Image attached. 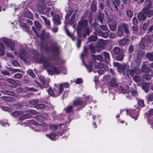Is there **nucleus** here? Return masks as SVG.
Returning <instances> with one entry per match:
<instances>
[{
  "label": "nucleus",
  "mask_w": 153,
  "mask_h": 153,
  "mask_svg": "<svg viewBox=\"0 0 153 153\" xmlns=\"http://www.w3.org/2000/svg\"><path fill=\"white\" fill-rule=\"evenodd\" d=\"M31 53L34 55L33 56V61L38 63L43 64L45 68H48L47 71L49 74H59L60 73L62 68L56 67L53 64L51 63L48 60L44 57H42L39 58V54L36 51H33Z\"/></svg>",
  "instance_id": "obj_1"
},
{
  "label": "nucleus",
  "mask_w": 153,
  "mask_h": 153,
  "mask_svg": "<svg viewBox=\"0 0 153 153\" xmlns=\"http://www.w3.org/2000/svg\"><path fill=\"white\" fill-rule=\"evenodd\" d=\"M45 1L43 0H40L39 4H37L36 7L39 12L42 14L46 15L50 11V7H46Z\"/></svg>",
  "instance_id": "obj_2"
},
{
  "label": "nucleus",
  "mask_w": 153,
  "mask_h": 153,
  "mask_svg": "<svg viewBox=\"0 0 153 153\" xmlns=\"http://www.w3.org/2000/svg\"><path fill=\"white\" fill-rule=\"evenodd\" d=\"M87 52L86 48L84 47L83 51L81 53V57L82 61V62L85 66L87 68L88 72H90L92 70V68L93 66V64L91 61L87 62L86 63H85L84 61L83 57L87 55Z\"/></svg>",
  "instance_id": "obj_3"
},
{
  "label": "nucleus",
  "mask_w": 153,
  "mask_h": 153,
  "mask_svg": "<svg viewBox=\"0 0 153 153\" xmlns=\"http://www.w3.org/2000/svg\"><path fill=\"white\" fill-rule=\"evenodd\" d=\"M14 54L15 55L18 54L19 57L26 62H27L26 59L29 57L28 54L26 53L23 47H21L18 51H15Z\"/></svg>",
  "instance_id": "obj_4"
},
{
  "label": "nucleus",
  "mask_w": 153,
  "mask_h": 153,
  "mask_svg": "<svg viewBox=\"0 0 153 153\" xmlns=\"http://www.w3.org/2000/svg\"><path fill=\"white\" fill-rule=\"evenodd\" d=\"M1 39L7 48H10L12 51L14 50L15 43L13 40L7 39L6 37H3Z\"/></svg>",
  "instance_id": "obj_5"
},
{
  "label": "nucleus",
  "mask_w": 153,
  "mask_h": 153,
  "mask_svg": "<svg viewBox=\"0 0 153 153\" xmlns=\"http://www.w3.org/2000/svg\"><path fill=\"white\" fill-rule=\"evenodd\" d=\"M82 103L81 100L80 99H77L76 100L74 101L73 105H68L67 107L65 108L64 109L66 112L69 113H71L72 111L73 106L79 105H82Z\"/></svg>",
  "instance_id": "obj_6"
},
{
  "label": "nucleus",
  "mask_w": 153,
  "mask_h": 153,
  "mask_svg": "<svg viewBox=\"0 0 153 153\" xmlns=\"http://www.w3.org/2000/svg\"><path fill=\"white\" fill-rule=\"evenodd\" d=\"M96 25H97V24H96ZM94 29L95 31L94 32V33L95 35L98 34L99 36L104 38H106L109 35L108 33L110 32V30H108L107 32L103 33L101 30L97 29L96 27V24L94 25Z\"/></svg>",
  "instance_id": "obj_7"
},
{
  "label": "nucleus",
  "mask_w": 153,
  "mask_h": 153,
  "mask_svg": "<svg viewBox=\"0 0 153 153\" xmlns=\"http://www.w3.org/2000/svg\"><path fill=\"white\" fill-rule=\"evenodd\" d=\"M72 13H73V14L70 19V21L68 23V24H70L71 25L74 23V19L76 16V14L77 13L76 11H73V10L71 9V10H69L68 13L66 14L65 16V18L66 19H68Z\"/></svg>",
  "instance_id": "obj_8"
},
{
  "label": "nucleus",
  "mask_w": 153,
  "mask_h": 153,
  "mask_svg": "<svg viewBox=\"0 0 153 153\" xmlns=\"http://www.w3.org/2000/svg\"><path fill=\"white\" fill-rule=\"evenodd\" d=\"M114 65L117 67V71L119 72L122 74L123 75H125L126 66L125 65L120 64L119 63L116 62L114 63Z\"/></svg>",
  "instance_id": "obj_9"
},
{
  "label": "nucleus",
  "mask_w": 153,
  "mask_h": 153,
  "mask_svg": "<svg viewBox=\"0 0 153 153\" xmlns=\"http://www.w3.org/2000/svg\"><path fill=\"white\" fill-rule=\"evenodd\" d=\"M126 114L127 115H129L131 117L134 118L136 120L138 117L139 112L137 111V109L134 110H126Z\"/></svg>",
  "instance_id": "obj_10"
},
{
  "label": "nucleus",
  "mask_w": 153,
  "mask_h": 153,
  "mask_svg": "<svg viewBox=\"0 0 153 153\" xmlns=\"http://www.w3.org/2000/svg\"><path fill=\"white\" fill-rule=\"evenodd\" d=\"M64 89L62 87V85L59 84V86H55L54 88V91L56 97H57L60 95L63 92Z\"/></svg>",
  "instance_id": "obj_11"
},
{
  "label": "nucleus",
  "mask_w": 153,
  "mask_h": 153,
  "mask_svg": "<svg viewBox=\"0 0 153 153\" xmlns=\"http://www.w3.org/2000/svg\"><path fill=\"white\" fill-rule=\"evenodd\" d=\"M51 51L55 55L59 54V46L56 44H53L51 47Z\"/></svg>",
  "instance_id": "obj_12"
},
{
  "label": "nucleus",
  "mask_w": 153,
  "mask_h": 153,
  "mask_svg": "<svg viewBox=\"0 0 153 153\" xmlns=\"http://www.w3.org/2000/svg\"><path fill=\"white\" fill-rule=\"evenodd\" d=\"M143 11L146 16L148 15V17H151L153 15V11L150 7L144 8Z\"/></svg>",
  "instance_id": "obj_13"
},
{
  "label": "nucleus",
  "mask_w": 153,
  "mask_h": 153,
  "mask_svg": "<svg viewBox=\"0 0 153 153\" xmlns=\"http://www.w3.org/2000/svg\"><path fill=\"white\" fill-rule=\"evenodd\" d=\"M96 69H104L105 71H106L108 70V67L106 65H104L102 62H99L97 65H95V67Z\"/></svg>",
  "instance_id": "obj_14"
},
{
  "label": "nucleus",
  "mask_w": 153,
  "mask_h": 153,
  "mask_svg": "<svg viewBox=\"0 0 153 153\" xmlns=\"http://www.w3.org/2000/svg\"><path fill=\"white\" fill-rule=\"evenodd\" d=\"M88 25V21L86 20H82L79 22L78 28L82 29L83 27L87 26Z\"/></svg>",
  "instance_id": "obj_15"
},
{
  "label": "nucleus",
  "mask_w": 153,
  "mask_h": 153,
  "mask_svg": "<svg viewBox=\"0 0 153 153\" xmlns=\"http://www.w3.org/2000/svg\"><path fill=\"white\" fill-rule=\"evenodd\" d=\"M128 42V39L124 38L120 40L118 43L120 45L124 46L127 44Z\"/></svg>",
  "instance_id": "obj_16"
},
{
  "label": "nucleus",
  "mask_w": 153,
  "mask_h": 153,
  "mask_svg": "<svg viewBox=\"0 0 153 153\" xmlns=\"http://www.w3.org/2000/svg\"><path fill=\"white\" fill-rule=\"evenodd\" d=\"M109 26L110 30L112 31H115L117 28V23L116 22L113 21L109 24Z\"/></svg>",
  "instance_id": "obj_17"
},
{
  "label": "nucleus",
  "mask_w": 153,
  "mask_h": 153,
  "mask_svg": "<svg viewBox=\"0 0 153 153\" xmlns=\"http://www.w3.org/2000/svg\"><path fill=\"white\" fill-rule=\"evenodd\" d=\"M137 17L139 20H144L146 19V16L143 12H141L138 13Z\"/></svg>",
  "instance_id": "obj_18"
},
{
  "label": "nucleus",
  "mask_w": 153,
  "mask_h": 153,
  "mask_svg": "<svg viewBox=\"0 0 153 153\" xmlns=\"http://www.w3.org/2000/svg\"><path fill=\"white\" fill-rule=\"evenodd\" d=\"M22 14L24 16L30 19H31L33 17L31 12L28 10H27L25 12H23Z\"/></svg>",
  "instance_id": "obj_19"
},
{
  "label": "nucleus",
  "mask_w": 153,
  "mask_h": 153,
  "mask_svg": "<svg viewBox=\"0 0 153 153\" xmlns=\"http://www.w3.org/2000/svg\"><path fill=\"white\" fill-rule=\"evenodd\" d=\"M24 6V4L22 3L19 5V8H17L15 9V13L14 14L15 15H18L19 13L21 12L20 10H22V8Z\"/></svg>",
  "instance_id": "obj_20"
},
{
  "label": "nucleus",
  "mask_w": 153,
  "mask_h": 153,
  "mask_svg": "<svg viewBox=\"0 0 153 153\" xmlns=\"http://www.w3.org/2000/svg\"><path fill=\"white\" fill-rule=\"evenodd\" d=\"M109 83L110 86L114 87H117L118 86V85L116 82V79L114 78H112L111 79Z\"/></svg>",
  "instance_id": "obj_21"
},
{
  "label": "nucleus",
  "mask_w": 153,
  "mask_h": 153,
  "mask_svg": "<svg viewBox=\"0 0 153 153\" xmlns=\"http://www.w3.org/2000/svg\"><path fill=\"white\" fill-rule=\"evenodd\" d=\"M54 20V23L56 25H59L60 22L59 21V16L58 15H55L53 17Z\"/></svg>",
  "instance_id": "obj_22"
},
{
  "label": "nucleus",
  "mask_w": 153,
  "mask_h": 153,
  "mask_svg": "<svg viewBox=\"0 0 153 153\" xmlns=\"http://www.w3.org/2000/svg\"><path fill=\"white\" fill-rule=\"evenodd\" d=\"M142 71L147 73H149L151 70L149 67H146L145 64H143L142 65Z\"/></svg>",
  "instance_id": "obj_23"
},
{
  "label": "nucleus",
  "mask_w": 153,
  "mask_h": 153,
  "mask_svg": "<svg viewBox=\"0 0 153 153\" xmlns=\"http://www.w3.org/2000/svg\"><path fill=\"white\" fill-rule=\"evenodd\" d=\"M42 33L43 34L42 38L43 39H47L50 37L51 35L48 32H45L44 30H42Z\"/></svg>",
  "instance_id": "obj_24"
},
{
  "label": "nucleus",
  "mask_w": 153,
  "mask_h": 153,
  "mask_svg": "<svg viewBox=\"0 0 153 153\" xmlns=\"http://www.w3.org/2000/svg\"><path fill=\"white\" fill-rule=\"evenodd\" d=\"M139 45L142 49H144L148 45L147 42L145 39H142L141 40Z\"/></svg>",
  "instance_id": "obj_25"
},
{
  "label": "nucleus",
  "mask_w": 153,
  "mask_h": 153,
  "mask_svg": "<svg viewBox=\"0 0 153 153\" xmlns=\"http://www.w3.org/2000/svg\"><path fill=\"white\" fill-rule=\"evenodd\" d=\"M117 34L119 37H121L123 35V32L121 26H118Z\"/></svg>",
  "instance_id": "obj_26"
},
{
  "label": "nucleus",
  "mask_w": 153,
  "mask_h": 153,
  "mask_svg": "<svg viewBox=\"0 0 153 153\" xmlns=\"http://www.w3.org/2000/svg\"><path fill=\"white\" fill-rule=\"evenodd\" d=\"M121 26L123 28L125 32L126 33L128 34L129 33V32L128 29V25L127 24L123 23Z\"/></svg>",
  "instance_id": "obj_27"
},
{
  "label": "nucleus",
  "mask_w": 153,
  "mask_h": 153,
  "mask_svg": "<svg viewBox=\"0 0 153 153\" xmlns=\"http://www.w3.org/2000/svg\"><path fill=\"white\" fill-rule=\"evenodd\" d=\"M40 81L42 83V86H44L45 85H47V86H46V88H47L48 86V82L45 80V79L43 76H41L39 77Z\"/></svg>",
  "instance_id": "obj_28"
},
{
  "label": "nucleus",
  "mask_w": 153,
  "mask_h": 153,
  "mask_svg": "<svg viewBox=\"0 0 153 153\" xmlns=\"http://www.w3.org/2000/svg\"><path fill=\"white\" fill-rule=\"evenodd\" d=\"M23 114V112L22 111H14L12 113V115L15 117L22 116Z\"/></svg>",
  "instance_id": "obj_29"
},
{
  "label": "nucleus",
  "mask_w": 153,
  "mask_h": 153,
  "mask_svg": "<svg viewBox=\"0 0 153 153\" xmlns=\"http://www.w3.org/2000/svg\"><path fill=\"white\" fill-rule=\"evenodd\" d=\"M46 136L52 140H53L56 137V135L54 132H51L49 134H46Z\"/></svg>",
  "instance_id": "obj_30"
},
{
  "label": "nucleus",
  "mask_w": 153,
  "mask_h": 153,
  "mask_svg": "<svg viewBox=\"0 0 153 153\" xmlns=\"http://www.w3.org/2000/svg\"><path fill=\"white\" fill-rule=\"evenodd\" d=\"M97 18L101 24L103 23L104 15L103 13L100 12L97 16Z\"/></svg>",
  "instance_id": "obj_31"
},
{
  "label": "nucleus",
  "mask_w": 153,
  "mask_h": 153,
  "mask_svg": "<svg viewBox=\"0 0 153 153\" xmlns=\"http://www.w3.org/2000/svg\"><path fill=\"white\" fill-rule=\"evenodd\" d=\"M137 53L138 57L140 58V59H141L140 57H142L144 56L145 52L143 50L138 51H137Z\"/></svg>",
  "instance_id": "obj_32"
},
{
  "label": "nucleus",
  "mask_w": 153,
  "mask_h": 153,
  "mask_svg": "<svg viewBox=\"0 0 153 153\" xmlns=\"http://www.w3.org/2000/svg\"><path fill=\"white\" fill-rule=\"evenodd\" d=\"M97 39V37L96 36H91L88 38V41L95 42Z\"/></svg>",
  "instance_id": "obj_33"
},
{
  "label": "nucleus",
  "mask_w": 153,
  "mask_h": 153,
  "mask_svg": "<svg viewBox=\"0 0 153 153\" xmlns=\"http://www.w3.org/2000/svg\"><path fill=\"white\" fill-rule=\"evenodd\" d=\"M101 55L102 56H104L105 59H109L110 58V55L109 53L106 52H103L102 53Z\"/></svg>",
  "instance_id": "obj_34"
},
{
  "label": "nucleus",
  "mask_w": 153,
  "mask_h": 153,
  "mask_svg": "<svg viewBox=\"0 0 153 153\" xmlns=\"http://www.w3.org/2000/svg\"><path fill=\"white\" fill-rule=\"evenodd\" d=\"M126 72L127 75H128L130 74L131 76H133L134 74V70L133 71L132 69H128L126 68Z\"/></svg>",
  "instance_id": "obj_35"
},
{
  "label": "nucleus",
  "mask_w": 153,
  "mask_h": 153,
  "mask_svg": "<svg viewBox=\"0 0 153 153\" xmlns=\"http://www.w3.org/2000/svg\"><path fill=\"white\" fill-rule=\"evenodd\" d=\"M142 88L146 93L148 92V87L147 84L143 83L142 85Z\"/></svg>",
  "instance_id": "obj_36"
},
{
  "label": "nucleus",
  "mask_w": 153,
  "mask_h": 153,
  "mask_svg": "<svg viewBox=\"0 0 153 153\" xmlns=\"http://www.w3.org/2000/svg\"><path fill=\"white\" fill-rule=\"evenodd\" d=\"M120 51V49L119 48L116 47L113 49V52L115 54H117Z\"/></svg>",
  "instance_id": "obj_37"
},
{
  "label": "nucleus",
  "mask_w": 153,
  "mask_h": 153,
  "mask_svg": "<svg viewBox=\"0 0 153 153\" xmlns=\"http://www.w3.org/2000/svg\"><path fill=\"white\" fill-rule=\"evenodd\" d=\"M146 97L148 100L152 101H153V93L148 94Z\"/></svg>",
  "instance_id": "obj_38"
},
{
  "label": "nucleus",
  "mask_w": 153,
  "mask_h": 153,
  "mask_svg": "<svg viewBox=\"0 0 153 153\" xmlns=\"http://www.w3.org/2000/svg\"><path fill=\"white\" fill-rule=\"evenodd\" d=\"M104 42L103 40H100V41L98 42V45L102 49L104 47L105 45H103Z\"/></svg>",
  "instance_id": "obj_39"
},
{
  "label": "nucleus",
  "mask_w": 153,
  "mask_h": 153,
  "mask_svg": "<svg viewBox=\"0 0 153 153\" xmlns=\"http://www.w3.org/2000/svg\"><path fill=\"white\" fill-rule=\"evenodd\" d=\"M45 105L44 104H40L37 105L36 107L37 109H43L45 108Z\"/></svg>",
  "instance_id": "obj_40"
},
{
  "label": "nucleus",
  "mask_w": 153,
  "mask_h": 153,
  "mask_svg": "<svg viewBox=\"0 0 153 153\" xmlns=\"http://www.w3.org/2000/svg\"><path fill=\"white\" fill-rule=\"evenodd\" d=\"M45 114H43L42 116H36V119L39 121H42L43 120Z\"/></svg>",
  "instance_id": "obj_41"
},
{
  "label": "nucleus",
  "mask_w": 153,
  "mask_h": 153,
  "mask_svg": "<svg viewBox=\"0 0 153 153\" xmlns=\"http://www.w3.org/2000/svg\"><path fill=\"white\" fill-rule=\"evenodd\" d=\"M146 56L148 59L151 61H153V54L151 53H146Z\"/></svg>",
  "instance_id": "obj_42"
},
{
  "label": "nucleus",
  "mask_w": 153,
  "mask_h": 153,
  "mask_svg": "<svg viewBox=\"0 0 153 153\" xmlns=\"http://www.w3.org/2000/svg\"><path fill=\"white\" fill-rule=\"evenodd\" d=\"M35 82L37 86L40 87L41 88H46V86H47V85H45L44 86H42V85H41L40 83L37 80H35Z\"/></svg>",
  "instance_id": "obj_43"
},
{
  "label": "nucleus",
  "mask_w": 153,
  "mask_h": 153,
  "mask_svg": "<svg viewBox=\"0 0 153 153\" xmlns=\"http://www.w3.org/2000/svg\"><path fill=\"white\" fill-rule=\"evenodd\" d=\"M31 117V116L29 114H25L23 115V116L20 117L19 119L21 120H23L24 119L30 118Z\"/></svg>",
  "instance_id": "obj_44"
},
{
  "label": "nucleus",
  "mask_w": 153,
  "mask_h": 153,
  "mask_svg": "<svg viewBox=\"0 0 153 153\" xmlns=\"http://www.w3.org/2000/svg\"><path fill=\"white\" fill-rule=\"evenodd\" d=\"M6 82L8 83L14 85H15L16 83V82L15 80L10 78L7 79Z\"/></svg>",
  "instance_id": "obj_45"
},
{
  "label": "nucleus",
  "mask_w": 153,
  "mask_h": 153,
  "mask_svg": "<svg viewBox=\"0 0 153 153\" xmlns=\"http://www.w3.org/2000/svg\"><path fill=\"white\" fill-rule=\"evenodd\" d=\"M80 99V100H81V101L82 102V105H82L83 106V107H84V106L85 105V103L86 102V101L89 99L90 101H91V100H92V98H91V96H87V97H86L85 98V102H83L82 101V100L81 99H80V98H78L77 99Z\"/></svg>",
  "instance_id": "obj_46"
},
{
  "label": "nucleus",
  "mask_w": 153,
  "mask_h": 153,
  "mask_svg": "<svg viewBox=\"0 0 153 153\" xmlns=\"http://www.w3.org/2000/svg\"><path fill=\"white\" fill-rule=\"evenodd\" d=\"M1 92L4 94L12 95L13 94V92L9 91H1Z\"/></svg>",
  "instance_id": "obj_47"
},
{
  "label": "nucleus",
  "mask_w": 153,
  "mask_h": 153,
  "mask_svg": "<svg viewBox=\"0 0 153 153\" xmlns=\"http://www.w3.org/2000/svg\"><path fill=\"white\" fill-rule=\"evenodd\" d=\"M143 77L147 80H149L151 79V76L150 74H144Z\"/></svg>",
  "instance_id": "obj_48"
},
{
  "label": "nucleus",
  "mask_w": 153,
  "mask_h": 153,
  "mask_svg": "<svg viewBox=\"0 0 153 153\" xmlns=\"http://www.w3.org/2000/svg\"><path fill=\"white\" fill-rule=\"evenodd\" d=\"M48 92L49 94L51 96L55 97H56L54 90L52 91L51 89L49 88L48 89Z\"/></svg>",
  "instance_id": "obj_49"
},
{
  "label": "nucleus",
  "mask_w": 153,
  "mask_h": 153,
  "mask_svg": "<svg viewBox=\"0 0 153 153\" xmlns=\"http://www.w3.org/2000/svg\"><path fill=\"white\" fill-rule=\"evenodd\" d=\"M34 25L38 30H41V27L39 22L35 21L34 22Z\"/></svg>",
  "instance_id": "obj_50"
},
{
  "label": "nucleus",
  "mask_w": 153,
  "mask_h": 153,
  "mask_svg": "<svg viewBox=\"0 0 153 153\" xmlns=\"http://www.w3.org/2000/svg\"><path fill=\"white\" fill-rule=\"evenodd\" d=\"M38 102V100L36 99L30 101L29 102V103L30 104L33 105H36Z\"/></svg>",
  "instance_id": "obj_51"
},
{
  "label": "nucleus",
  "mask_w": 153,
  "mask_h": 153,
  "mask_svg": "<svg viewBox=\"0 0 153 153\" xmlns=\"http://www.w3.org/2000/svg\"><path fill=\"white\" fill-rule=\"evenodd\" d=\"M50 128L53 130H56L57 129L58 126L54 124H51L49 126Z\"/></svg>",
  "instance_id": "obj_52"
},
{
  "label": "nucleus",
  "mask_w": 153,
  "mask_h": 153,
  "mask_svg": "<svg viewBox=\"0 0 153 153\" xmlns=\"http://www.w3.org/2000/svg\"><path fill=\"white\" fill-rule=\"evenodd\" d=\"M27 73L33 78H34L35 76V75L33 73V71L31 70H29L27 71Z\"/></svg>",
  "instance_id": "obj_53"
},
{
  "label": "nucleus",
  "mask_w": 153,
  "mask_h": 153,
  "mask_svg": "<svg viewBox=\"0 0 153 153\" xmlns=\"http://www.w3.org/2000/svg\"><path fill=\"white\" fill-rule=\"evenodd\" d=\"M135 73L137 74H140L143 71H142V68L141 70L140 69L137 67H136L134 69Z\"/></svg>",
  "instance_id": "obj_54"
},
{
  "label": "nucleus",
  "mask_w": 153,
  "mask_h": 153,
  "mask_svg": "<svg viewBox=\"0 0 153 153\" xmlns=\"http://www.w3.org/2000/svg\"><path fill=\"white\" fill-rule=\"evenodd\" d=\"M21 25L22 27L24 28H26L27 30H28L30 29V27L29 26H28L24 22H22L21 23Z\"/></svg>",
  "instance_id": "obj_55"
},
{
  "label": "nucleus",
  "mask_w": 153,
  "mask_h": 153,
  "mask_svg": "<svg viewBox=\"0 0 153 153\" xmlns=\"http://www.w3.org/2000/svg\"><path fill=\"white\" fill-rule=\"evenodd\" d=\"M65 33L68 36L71 37L72 38L73 40H74V39L71 33L69 32V30H68L66 29V28L65 29Z\"/></svg>",
  "instance_id": "obj_56"
},
{
  "label": "nucleus",
  "mask_w": 153,
  "mask_h": 153,
  "mask_svg": "<svg viewBox=\"0 0 153 153\" xmlns=\"http://www.w3.org/2000/svg\"><path fill=\"white\" fill-rule=\"evenodd\" d=\"M1 73L4 75L9 76L10 73L8 71L5 70H1Z\"/></svg>",
  "instance_id": "obj_57"
},
{
  "label": "nucleus",
  "mask_w": 153,
  "mask_h": 153,
  "mask_svg": "<svg viewBox=\"0 0 153 153\" xmlns=\"http://www.w3.org/2000/svg\"><path fill=\"white\" fill-rule=\"evenodd\" d=\"M22 75L20 73H16L14 75V77L15 78L21 79L22 77Z\"/></svg>",
  "instance_id": "obj_58"
},
{
  "label": "nucleus",
  "mask_w": 153,
  "mask_h": 153,
  "mask_svg": "<svg viewBox=\"0 0 153 153\" xmlns=\"http://www.w3.org/2000/svg\"><path fill=\"white\" fill-rule=\"evenodd\" d=\"M145 5V6H146V7H150L151 5V2L150 0H146Z\"/></svg>",
  "instance_id": "obj_59"
},
{
  "label": "nucleus",
  "mask_w": 153,
  "mask_h": 153,
  "mask_svg": "<svg viewBox=\"0 0 153 153\" xmlns=\"http://www.w3.org/2000/svg\"><path fill=\"white\" fill-rule=\"evenodd\" d=\"M83 82L81 78H78L76 79L75 81V83L77 84H81Z\"/></svg>",
  "instance_id": "obj_60"
},
{
  "label": "nucleus",
  "mask_w": 153,
  "mask_h": 153,
  "mask_svg": "<svg viewBox=\"0 0 153 153\" xmlns=\"http://www.w3.org/2000/svg\"><path fill=\"white\" fill-rule=\"evenodd\" d=\"M91 9L92 11L93 12H96L97 10L96 5L95 4H93L91 7Z\"/></svg>",
  "instance_id": "obj_61"
},
{
  "label": "nucleus",
  "mask_w": 153,
  "mask_h": 153,
  "mask_svg": "<svg viewBox=\"0 0 153 153\" xmlns=\"http://www.w3.org/2000/svg\"><path fill=\"white\" fill-rule=\"evenodd\" d=\"M94 59H97L98 60L101 61L102 60L103 58L100 55H98L96 56H95L93 57Z\"/></svg>",
  "instance_id": "obj_62"
},
{
  "label": "nucleus",
  "mask_w": 153,
  "mask_h": 153,
  "mask_svg": "<svg viewBox=\"0 0 153 153\" xmlns=\"http://www.w3.org/2000/svg\"><path fill=\"white\" fill-rule=\"evenodd\" d=\"M126 15L128 17L131 18L133 16V13L131 11L128 10L126 12Z\"/></svg>",
  "instance_id": "obj_63"
},
{
  "label": "nucleus",
  "mask_w": 153,
  "mask_h": 153,
  "mask_svg": "<svg viewBox=\"0 0 153 153\" xmlns=\"http://www.w3.org/2000/svg\"><path fill=\"white\" fill-rule=\"evenodd\" d=\"M131 93L133 96H136L137 95L138 92L136 90H132L131 91Z\"/></svg>",
  "instance_id": "obj_64"
}]
</instances>
